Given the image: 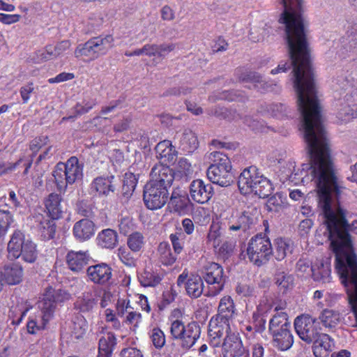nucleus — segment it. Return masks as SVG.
<instances>
[{"label": "nucleus", "instance_id": "26", "mask_svg": "<svg viewBox=\"0 0 357 357\" xmlns=\"http://www.w3.org/2000/svg\"><path fill=\"white\" fill-rule=\"evenodd\" d=\"M91 259L88 252L70 251L66 255V261L69 268L73 272H80Z\"/></svg>", "mask_w": 357, "mask_h": 357}, {"label": "nucleus", "instance_id": "18", "mask_svg": "<svg viewBox=\"0 0 357 357\" xmlns=\"http://www.w3.org/2000/svg\"><path fill=\"white\" fill-rule=\"evenodd\" d=\"M116 179L114 176H98L93 179L91 184V192L98 193L101 196H109L116 189Z\"/></svg>", "mask_w": 357, "mask_h": 357}, {"label": "nucleus", "instance_id": "33", "mask_svg": "<svg viewBox=\"0 0 357 357\" xmlns=\"http://www.w3.org/2000/svg\"><path fill=\"white\" fill-rule=\"evenodd\" d=\"M116 344V339L112 333H105L99 340L98 357H111Z\"/></svg>", "mask_w": 357, "mask_h": 357}, {"label": "nucleus", "instance_id": "5", "mask_svg": "<svg viewBox=\"0 0 357 357\" xmlns=\"http://www.w3.org/2000/svg\"><path fill=\"white\" fill-rule=\"evenodd\" d=\"M335 256V268L346 287L357 289V255L353 247H332Z\"/></svg>", "mask_w": 357, "mask_h": 357}, {"label": "nucleus", "instance_id": "6", "mask_svg": "<svg viewBox=\"0 0 357 357\" xmlns=\"http://www.w3.org/2000/svg\"><path fill=\"white\" fill-rule=\"evenodd\" d=\"M211 165L207 169V177L213 183L222 187L230 185L234 181L229 158L220 151L211 153Z\"/></svg>", "mask_w": 357, "mask_h": 357}, {"label": "nucleus", "instance_id": "15", "mask_svg": "<svg viewBox=\"0 0 357 357\" xmlns=\"http://www.w3.org/2000/svg\"><path fill=\"white\" fill-rule=\"evenodd\" d=\"M192 203L188 194L179 188H174L168 202V208L171 212L180 215L187 214L191 208Z\"/></svg>", "mask_w": 357, "mask_h": 357}, {"label": "nucleus", "instance_id": "46", "mask_svg": "<svg viewBox=\"0 0 357 357\" xmlns=\"http://www.w3.org/2000/svg\"><path fill=\"white\" fill-rule=\"evenodd\" d=\"M267 111L278 119L288 117L290 113V109L282 103H272L267 107Z\"/></svg>", "mask_w": 357, "mask_h": 357}, {"label": "nucleus", "instance_id": "54", "mask_svg": "<svg viewBox=\"0 0 357 357\" xmlns=\"http://www.w3.org/2000/svg\"><path fill=\"white\" fill-rule=\"evenodd\" d=\"M185 328L186 326L182 321L176 319L171 324V335H172L173 338L178 339V337H181V335L183 334V333L185 331Z\"/></svg>", "mask_w": 357, "mask_h": 357}, {"label": "nucleus", "instance_id": "28", "mask_svg": "<svg viewBox=\"0 0 357 357\" xmlns=\"http://www.w3.org/2000/svg\"><path fill=\"white\" fill-rule=\"evenodd\" d=\"M176 146H172L169 140H164L159 142L155 146L157 158L165 162L166 165L174 163L176 159L177 151Z\"/></svg>", "mask_w": 357, "mask_h": 357}, {"label": "nucleus", "instance_id": "58", "mask_svg": "<svg viewBox=\"0 0 357 357\" xmlns=\"http://www.w3.org/2000/svg\"><path fill=\"white\" fill-rule=\"evenodd\" d=\"M29 241H25L24 234L20 230H16L13 234L8 245H29Z\"/></svg>", "mask_w": 357, "mask_h": 357}, {"label": "nucleus", "instance_id": "48", "mask_svg": "<svg viewBox=\"0 0 357 357\" xmlns=\"http://www.w3.org/2000/svg\"><path fill=\"white\" fill-rule=\"evenodd\" d=\"M13 221V215L9 211L0 210V238L6 234Z\"/></svg>", "mask_w": 357, "mask_h": 357}, {"label": "nucleus", "instance_id": "50", "mask_svg": "<svg viewBox=\"0 0 357 357\" xmlns=\"http://www.w3.org/2000/svg\"><path fill=\"white\" fill-rule=\"evenodd\" d=\"M142 321L141 313L133 311L132 310L126 315L123 318V323L126 325L130 326V328L133 331H135Z\"/></svg>", "mask_w": 357, "mask_h": 357}, {"label": "nucleus", "instance_id": "31", "mask_svg": "<svg viewBox=\"0 0 357 357\" xmlns=\"http://www.w3.org/2000/svg\"><path fill=\"white\" fill-rule=\"evenodd\" d=\"M273 344L275 347L280 351L289 349L294 344V337L290 328L282 330V331L271 335Z\"/></svg>", "mask_w": 357, "mask_h": 357}, {"label": "nucleus", "instance_id": "9", "mask_svg": "<svg viewBox=\"0 0 357 357\" xmlns=\"http://www.w3.org/2000/svg\"><path fill=\"white\" fill-rule=\"evenodd\" d=\"M169 191L149 181L144 188L143 199L146 206L151 210L161 208L167 202Z\"/></svg>", "mask_w": 357, "mask_h": 357}, {"label": "nucleus", "instance_id": "17", "mask_svg": "<svg viewBox=\"0 0 357 357\" xmlns=\"http://www.w3.org/2000/svg\"><path fill=\"white\" fill-rule=\"evenodd\" d=\"M236 75L238 82L242 83H252L254 89L262 92L272 91L273 89V85L276 86L275 84L268 83L264 81L261 75L257 72L237 70Z\"/></svg>", "mask_w": 357, "mask_h": 357}, {"label": "nucleus", "instance_id": "51", "mask_svg": "<svg viewBox=\"0 0 357 357\" xmlns=\"http://www.w3.org/2000/svg\"><path fill=\"white\" fill-rule=\"evenodd\" d=\"M273 307V299L271 296H264L259 301L257 306V312L254 315H264L267 314Z\"/></svg>", "mask_w": 357, "mask_h": 357}, {"label": "nucleus", "instance_id": "21", "mask_svg": "<svg viewBox=\"0 0 357 357\" xmlns=\"http://www.w3.org/2000/svg\"><path fill=\"white\" fill-rule=\"evenodd\" d=\"M312 352L315 357H328L334 348L333 340L321 333L312 341Z\"/></svg>", "mask_w": 357, "mask_h": 357}, {"label": "nucleus", "instance_id": "59", "mask_svg": "<svg viewBox=\"0 0 357 357\" xmlns=\"http://www.w3.org/2000/svg\"><path fill=\"white\" fill-rule=\"evenodd\" d=\"M191 91V89L187 86H178V87H172L167 91H165L161 96L167 97L171 96H179L181 95H187L190 93Z\"/></svg>", "mask_w": 357, "mask_h": 357}, {"label": "nucleus", "instance_id": "4", "mask_svg": "<svg viewBox=\"0 0 357 357\" xmlns=\"http://www.w3.org/2000/svg\"><path fill=\"white\" fill-rule=\"evenodd\" d=\"M236 314L233 299L225 296L219 303L218 314L211 318L208 325V337L211 346L219 347L223 335L230 330V322Z\"/></svg>", "mask_w": 357, "mask_h": 357}, {"label": "nucleus", "instance_id": "60", "mask_svg": "<svg viewBox=\"0 0 357 357\" xmlns=\"http://www.w3.org/2000/svg\"><path fill=\"white\" fill-rule=\"evenodd\" d=\"M276 284L282 289H287L293 284V278L284 273H280L276 276Z\"/></svg>", "mask_w": 357, "mask_h": 357}, {"label": "nucleus", "instance_id": "24", "mask_svg": "<svg viewBox=\"0 0 357 357\" xmlns=\"http://www.w3.org/2000/svg\"><path fill=\"white\" fill-rule=\"evenodd\" d=\"M3 282L8 285L20 284L24 278L22 267L17 264L5 265L0 271Z\"/></svg>", "mask_w": 357, "mask_h": 357}, {"label": "nucleus", "instance_id": "41", "mask_svg": "<svg viewBox=\"0 0 357 357\" xmlns=\"http://www.w3.org/2000/svg\"><path fill=\"white\" fill-rule=\"evenodd\" d=\"M319 319L323 326L326 328H335L341 321V314L338 311L330 309L323 310Z\"/></svg>", "mask_w": 357, "mask_h": 357}, {"label": "nucleus", "instance_id": "55", "mask_svg": "<svg viewBox=\"0 0 357 357\" xmlns=\"http://www.w3.org/2000/svg\"><path fill=\"white\" fill-rule=\"evenodd\" d=\"M273 187L271 181L266 178H261V187L257 195H258L259 198H266L271 195Z\"/></svg>", "mask_w": 357, "mask_h": 357}, {"label": "nucleus", "instance_id": "53", "mask_svg": "<svg viewBox=\"0 0 357 357\" xmlns=\"http://www.w3.org/2000/svg\"><path fill=\"white\" fill-rule=\"evenodd\" d=\"M132 307L130 305V300L127 298H119L116 303V310L117 315L124 318L128 312L131 311Z\"/></svg>", "mask_w": 357, "mask_h": 357}, {"label": "nucleus", "instance_id": "35", "mask_svg": "<svg viewBox=\"0 0 357 357\" xmlns=\"http://www.w3.org/2000/svg\"><path fill=\"white\" fill-rule=\"evenodd\" d=\"M69 296L70 295L64 290H55L49 287L46 289L43 298L40 301L50 303L52 305V313H54L56 303L68 300Z\"/></svg>", "mask_w": 357, "mask_h": 357}, {"label": "nucleus", "instance_id": "14", "mask_svg": "<svg viewBox=\"0 0 357 357\" xmlns=\"http://www.w3.org/2000/svg\"><path fill=\"white\" fill-rule=\"evenodd\" d=\"M214 189L211 183L196 179L190 185V195L193 201L199 204L207 203L213 197Z\"/></svg>", "mask_w": 357, "mask_h": 357}, {"label": "nucleus", "instance_id": "39", "mask_svg": "<svg viewBox=\"0 0 357 357\" xmlns=\"http://www.w3.org/2000/svg\"><path fill=\"white\" fill-rule=\"evenodd\" d=\"M182 250L183 247H159V259L164 265H171L176 261L177 255Z\"/></svg>", "mask_w": 357, "mask_h": 357}, {"label": "nucleus", "instance_id": "56", "mask_svg": "<svg viewBox=\"0 0 357 357\" xmlns=\"http://www.w3.org/2000/svg\"><path fill=\"white\" fill-rule=\"evenodd\" d=\"M347 39L351 48L357 45V22L351 24L347 31Z\"/></svg>", "mask_w": 357, "mask_h": 357}, {"label": "nucleus", "instance_id": "44", "mask_svg": "<svg viewBox=\"0 0 357 357\" xmlns=\"http://www.w3.org/2000/svg\"><path fill=\"white\" fill-rule=\"evenodd\" d=\"M96 303V301L90 292H84L82 296L78 298L75 305L80 311L89 312L93 308Z\"/></svg>", "mask_w": 357, "mask_h": 357}, {"label": "nucleus", "instance_id": "25", "mask_svg": "<svg viewBox=\"0 0 357 357\" xmlns=\"http://www.w3.org/2000/svg\"><path fill=\"white\" fill-rule=\"evenodd\" d=\"M67 175V183L70 185L83 176V164L79 163L75 156L70 157L66 163H61Z\"/></svg>", "mask_w": 357, "mask_h": 357}, {"label": "nucleus", "instance_id": "29", "mask_svg": "<svg viewBox=\"0 0 357 357\" xmlns=\"http://www.w3.org/2000/svg\"><path fill=\"white\" fill-rule=\"evenodd\" d=\"M95 225L88 218H84L77 222L73 227V234L76 238L86 241L94 234Z\"/></svg>", "mask_w": 357, "mask_h": 357}, {"label": "nucleus", "instance_id": "8", "mask_svg": "<svg viewBox=\"0 0 357 357\" xmlns=\"http://www.w3.org/2000/svg\"><path fill=\"white\" fill-rule=\"evenodd\" d=\"M261 218V212L256 206H248L235 221L229 223L228 229L238 236L245 237L257 229Z\"/></svg>", "mask_w": 357, "mask_h": 357}, {"label": "nucleus", "instance_id": "57", "mask_svg": "<svg viewBox=\"0 0 357 357\" xmlns=\"http://www.w3.org/2000/svg\"><path fill=\"white\" fill-rule=\"evenodd\" d=\"M282 201L281 196L275 194L271 196L267 201L266 208L268 211H278L281 208Z\"/></svg>", "mask_w": 357, "mask_h": 357}, {"label": "nucleus", "instance_id": "38", "mask_svg": "<svg viewBox=\"0 0 357 357\" xmlns=\"http://www.w3.org/2000/svg\"><path fill=\"white\" fill-rule=\"evenodd\" d=\"M138 181L137 176L129 170L124 174L122 185V197L128 201L133 194Z\"/></svg>", "mask_w": 357, "mask_h": 357}, {"label": "nucleus", "instance_id": "7", "mask_svg": "<svg viewBox=\"0 0 357 357\" xmlns=\"http://www.w3.org/2000/svg\"><path fill=\"white\" fill-rule=\"evenodd\" d=\"M114 46V38L112 35L93 37L84 44L79 45L75 50V56H85L95 60L105 55Z\"/></svg>", "mask_w": 357, "mask_h": 357}, {"label": "nucleus", "instance_id": "27", "mask_svg": "<svg viewBox=\"0 0 357 357\" xmlns=\"http://www.w3.org/2000/svg\"><path fill=\"white\" fill-rule=\"evenodd\" d=\"M185 331L178 340H180L181 346L183 349H189L199 338L201 329L199 326L193 321L186 325Z\"/></svg>", "mask_w": 357, "mask_h": 357}, {"label": "nucleus", "instance_id": "2", "mask_svg": "<svg viewBox=\"0 0 357 357\" xmlns=\"http://www.w3.org/2000/svg\"><path fill=\"white\" fill-rule=\"evenodd\" d=\"M310 163L303 164L302 170L309 171L317 188L318 206L323 215L321 226L329 245H353L354 237L349 231L357 234V221L349 225L346 211L340 205L339 197L343 188L331 160L328 142L307 151Z\"/></svg>", "mask_w": 357, "mask_h": 357}, {"label": "nucleus", "instance_id": "34", "mask_svg": "<svg viewBox=\"0 0 357 357\" xmlns=\"http://www.w3.org/2000/svg\"><path fill=\"white\" fill-rule=\"evenodd\" d=\"M287 314L284 312H277L269 321L268 331L271 335L290 328Z\"/></svg>", "mask_w": 357, "mask_h": 357}, {"label": "nucleus", "instance_id": "32", "mask_svg": "<svg viewBox=\"0 0 357 357\" xmlns=\"http://www.w3.org/2000/svg\"><path fill=\"white\" fill-rule=\"evenodd\" d=\"M61 197L59 195L51 193L45 199V204L50 217L58 220L62 217L63 211L61 206Z\"/></svg>", "mask_w": 357, "mask_h": 357}, {"label": "nucleus", "instance_id": "61", "mask_svg": "<svg viewBox=\"0 0 357 357\" xmlns=\"http://www.w3.org/2000/svg\"><path fill=\"white\" fill-rule=\"evenodd\" d=\"M236 293L243 297H251L255 296L254 287L248 284H238L236 288Z\"/></svg>", "mask_w": 357, "mask_h": 357}, {"label": "nucleus", "instance_id": "63", "mask_svg": "<svg viewBox=\"0 0 357 357\" xmlns=\"http://www.w3.org/2000/svg\"><path fill=\"white\" fill-rule=\"evenodd\" d=\"M269 26L264 27L259 30L251 29L250 30V39L254 42H259L263 40L265 36H268L270 33Z\"/></svg>", "mask_w": 357, "mask_h": 357}, {"label": "nucleus", "instance_id": "12", "mask_svg": "<svg viewBox=\"0 0 357 357\" xmlns=\"http://www.w3.org/2000/svg\"><path fill=\"white\" fill-rule=\"evenodd\" d=\"M204 278L208 284L214 285L210 290V296H215L219 294L224 285L223 269L217 263L208 262L202 270Z\"/></svg>", "mask_w": 357, "mask_h": 357}, {"label": "nucleus", "instance_id": "10", "mask_svg": "<svg viewBox=\"0 0 357 357\" xmlns=\"http://www.w3.org/2000/svg\"><path fill=\"white\" fill-rule=\"evenodd\" d=\"M319 322L310 316H301L296 318L294 328L299 337L307 343L312 341L321 333L318 330Z\"/></svg>", "mask_w": 357, "mask_h": 357}, {"label": "nucleus", "instance_id": "16", "mask_svg": "<svg viewBox=\"0 0 357 357\" xmlns=\"http://www.w3.org/2000/svg\"><path fill=\"white\" fill-rule=\"evenodd\" d=\"M86 275L91 282L104 285L111 280L112 268L105 263H100L89 266L86 269Z\"/></svg>", "mask_w": 357, "mask_h": 357}, {"label": "nucleus", "instance_id": "43", "mask_svg": "<svg viewBox=\"0 0 357 357\" xmlns=\"http://www.w3.org/2000/svg\"><path fill=\"white\" fill-rule=\"evenodd\" d=\"M96 241L99 245H116L118 243V234L113 229H103L98 233Z\"/></svg>", "mask_w": 357, "mask_h": 357}, {"label": "nucleus", "instance_id": "30", "mask_svg": "<svg viewBox=\"0 0 357 357\" xmlns=\"http://www.w3.org/2000/svg\"><path fill=\"white\" fill-rule=\"evenodd\" d=\"M271 247H247L246 253L249 260L257 266H261L269 259Z\"/></svg>", "mask_w": 357, "mask_h": 357}, {"label": "nucleus", "instance_id": "45", "mask_svg": "<svg viewBox=\"0 0 357 357\" xmlns=\"http://www.w3.org/2000/svg\"><path fill=\"white\" fill-rule=\"evenodd\" d=\"M53 176L56 183L58 190L65 192L67 185V175L61 164L56 165V169L53 172Z\"/></svg>", "mask_w": 357, "mask_h": 357}, {"label": "nucleus", "instance_id": "42", "mask_svg": "<svg viewBox=\"0 0 357 357\" xmlns=\"http://www.w3.org/2000/svg\"><path fill=\"white\" fill-rule=\"evenodd\" d=\"M174 176L176 179L187 181L193 172L191 164L186 158H181L175 167Z\"/></svg>", "mask_w": 357, "mask_h": 357}, {"label": "nucleus", "instance_id": "1", "mask_svg": "<svg viewBox=\"0 0 357 357\" xmlns=\"http://www.w3.org/2000/svg\"><path fill=\"white\" fill-rule=\"evenodd\" d=\"M303 0H280L283 11L278 20L285 31V40L289 59L282 61L271 74L285 73L293 68V86L307 151L328 142L323 125L321 108L317 96L314 73L305 26L301 16Z\"/></svg>", "mask_w": 357, "mask_h": 357}, {"label": "nucleus", "instance_id": "47", "mask_svg": "<svg viewBox=\"0 0 357 357\" xmlns=\"http://www.w3.org/2000/svg\"><path fill=\"white\" fill-rule=\"evenodd\" d=\"M149 337L156 349H161L165 344V336L158 327H154L149 332Z\"/></svg>", "mask_w": 357, "mask_h": 357}, {"label": "nucleus", "instance_id": "62", "mask_svg": "<svg viewBox=\"0 0 357 357\" xmlns=\"http://www.w3.org/2000/svg\"><path fill=\"white\" fill-rule=\"evenodd\" d=\"M104 315L105 318V321L108 323L112 324V326L116 330H119L121 327V321L116 317L114 311L109 308L106 309L104 311Z\"/></svg>", "mask_w": 357, "mask_h": 357}, {"label": "nucleus", "instance_id": "11", "mask_svg": "<svg viewBox=\"0 0 357 357\" xmlns=\"http://www.w3.org/2000/svg\"><path fill=\"white\" fill-rule=\"evenodd\" d=\"M223 336L225 337L220 345H222V352L226 357H248V352L238 333H232L230 329Z\"/></svg>", "mask_w": 357, "mask_h": 357}, {"label": "nucleus", "instance_id": "37", "mask_svg": "<svg viewBox=\"0 0 357 357\" xmlns=\"http://www.w3.org/2000/svg\"><path fill=\"white\" fill-rule=\"evenodd\" d=\"M139 247H120L119 257L121 261L128 266L135 265L137 259L139 255Z\"/></svg>", "mask_w": 357, "mask_h": 357}, {"label": "nucleus", "instance_id": "36", "mask_svg": "<svg viewBox=\"0 0 357 357\" xmlns=\"http://www.w3.org/2000/svg\"><path fill=\"white\" fill-rule=\"evenodd\" d=\"M185 290L191 298L199 297L204 291V282L199 275H191L187 280Z\"/></svg>", "mask_w": 357, "mask_h": 357}, {"label": "nucleus", "instance_id": "20", "mask_svg": "<svg viewBox=\"0 0 357 357\" xmlns=\"http://www.w3.org/2000/svg\"><path fill=\"white\" fill-rule=\"evenodd\" d=\"M314 280L321 283H328L331 280V257H324L317 261L311 266Z\"/></svg>", "mask_w": 357, "mask_h": 357}, {"label": "nucleus", "instance_id": "52", "mask_svg": "<svg viewBox=\"0 0 357 357\" xmlns=\"http://www.w3.org/2000/svg\"><path fill=\"white\" fill-rule=\"evenodd\" d=\"M351 287H347V296L349 299V303L350 305L351 311L354 316V322L351 324L353 326H357V289H354Z\"/></svg>", "mask_w": 357, "mask_h": 357}, {"label": "nucleus", "instance_id": "23", "mask_svg": "<svg viewBox=\"0 0 357 357\" xmlns=\"http://www.w3.org/2000/svg\"><path fill=\"white\" fill-rule=\"evenodd\" d=\"M47 142L48 137L47 136H40L31 140L29 144V149L31 151H32L33 155L30 158H20L16 162L14 163L13 168H16L20 165H23L24 167V171L23 174L24 175L27 174L29 169L32 165L34 155L41 149L42 146L47 144Z\"/></svg>", "mask_w": 357, "mask_h": 357}, {"label": "nucleus", "instance_id": "64", "mask_svg": "<svg viewBox=\"0 0 357 357\" xmlns=\"http://www.w3.org/2000/svg\"><path fill=\"white\" fill-rule=\"evenodd\" d=\"M221 233L218 227H211L208 234V241L213 245H219L221 243Z\"/></svg>", "mask_w": 357, "mask_h": 357}, {"label": "nucleus", "instance_id": "49", "mask_svg": "<svg viewBox=\"0 0 357 357\" xmlns=\"http://www.w3.org/2000/svg\"><path fill=\"white\" fill-rule=\"evenodd\" d=\"M263 225L264 227L265 233H259L253 236L248 243V245H257L267 243L268 245H271L269 238L266 235V232L268 231V222L266 220H263Z\"/></svg>", "mask_w": 357, "mask_h": 357}, {"label": "nucleus", "instance_id": "22", "mask_svg": "<svg viewBox=\"0 0 357 357\" xmlns=\"http://www.w3.org/2000/svg\"><path fill=\"white\" fill-rule=\"evenodd\" d=\"M174 143L178 149L185 153H193L199 146L197 137L192 130L186 129L181 134H177L174 137Z\"/></svg>", "mask_w": 357, "mask_h": 357}, {"label": "nucleus", "instance_id": "3", "mask_svg": "<svg viewBox=\"0 0 357 357\" xmlns=\"http://www.w3.org/2000/svg\"><path fill=\"white\" fill-rule=\"evenodd\" d=\"M28 314L27 331L36 334L45 328L53 317L52 305L50 303L38 301L34 303L28 300H21L13 305L9 312L12 324L19 325Z\"/></svg>", "mask_w": 357, "mask_h": 357}, {"label": "nucleus", "instance_id": "13", "mask_svg": "<svg viewBox=\"0 0 357 357\" xmlns=\"http://www.w3.org/2000/svg\"><path fill=\"white\" fill-rule=\"evenodd\" d=\"M149 181L167 190L172 186L174 178V172L168 165L162 163L155 165L150 173Z\"/></svg>", "mask_w": 357, "mask_h": 357}, {"label": "nucleus", "instance_id": "40", "mask_svg": "<svg viewBox=\"0 0 357 357\" xmlns=\"http://www.w3.org/2000/svg\"><path fill=\"white\" fill-rule=\"evenodd\" d=\"M163 275L147 267L139 275V281L144 287H155L162 279Z\"/></svg>", "mask_w": 357, "mask_h": 357}, {"label": "nucleus", "instance_id": "19", "mask_svg": "<svg viewBox=\"0 0 357 357\" xmlns=\"http://www.w3.org/2000/svg\"><path fill=\"white\" fill-rule=\"evenodd\" d=\"M261 174L255 166H250L245 168L239 175L238 178V186L242 194L247 195L252 193V187L256 180L260 178Z\"/></svg>", "mask_w": 357, "mask_h": 357}]
</instances>
